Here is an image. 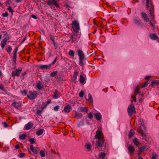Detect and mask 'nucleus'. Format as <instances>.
Instances as JSON below:
<instances>
[{
    "instance_id": "obj_3",
    "label": "nucleus",
    "mask_w": 159,
    "mask_h": 159,
    "mask_svg": "<svg viewBox=\"0 0 159 159\" xmlns=\"http://www.w3.org/2000/svg\"><path fill=\"white\" fill-rule=\"evenodd\" d=\"M127 111L128 114L130 117L132 116L133 114L135 113V108L133 104L131 103L128 106Z\"/></svg>"
},
{
    "instance_id": "obj_15",
    "label": "nucleus",
    "mask_w": 159,
    "mask_h": 159,
    "mask_svg": "<svg viewBox=\"0 0 159 159\" xmlns=\"http://www.w3.org/2000/svg\"><path fill=\"white\" fill-rule=\"evenodd\" d=\"M59 93L57 91V90H55L53 92V94L52 95L53 98L54 99H57L59 97Z\"/></svg>"
},
{
    "instance_id": "obj_11",
    "label": "nucleus",
    "mask_w": 159,
    "mask_h": 159,
    "mask_svg": "<svg viewBox=\"0 0 159 159\" xmlns=\"http://www.w3.org/2000/svg\"><path fill=\"white\" fill-rule=\"evenodd\" d=\"M72 107L69 104L66 105L64 107V110L66 113H69L71 110Z\"/></svg>"
},
{
    "instance_id": "obj_43",
    "label": "nucleus",
    "mask_w": 159,
    "mask_h": 159,
    "mask_svg": "<svg viewBox=\"0 0 159 159\" xmlns=\"http://www.w3.org/2000/svg\"><path fill=\"white\" fill-rule=\"evenodd\" d=\"M139 88L138 87H136L135 89V92H136L137 93H138L139 95H140L141 93L140 91H139Z\"/></svg>"
},
{
    "instance_id": "obj_24",
    "label": "nucleus",
    "mask_w": 159,
    "mask_h": 159,
    "mask_svg": "<svg viewBox=\"0 0 159 159\" xmlns=\"http://www.w3.org/2000/svg\"><path fill=\"white\" fill-rule=\"evenodd\" d=\"M83 116V115L81 113L77 112H75V116L78 119L81 118Z\"/></svg>"
},
{
    "instance_id": "obj_46",
    "label": "nucleus",
    "mask_w": 159,
    "mask_h": 159,
    "mask_svg": "<svg viewBox=\"0 0 159 159\" xmlns=\"http://www.w3.org/2000/svg\"><path fill=\"white\" fill-rule=\"evenodd\" d=\"M29 141L30 142L31 144H34L36 140L34 138H32L30 139Z\"/></svg>"
},
{
    "instance_id": "obj_54",
    "label": "nucleus",
    "mask_w": 159,
    "mask_h": 159,
    "mask_svg": "<svg viewBox=\"0 0 159 159\" xmlns=\"http://www.w3.org/2000/svg\"><path fill=\"white\" fill-rule=\"evenodd\" d=\"M18 48H16L14 50V56H16V54L17 52Z\"/></svg>"
},
{
    "instance_id": "obj_4",
    "label": "nucleus",
    "mask_w": 159,
    "mask_h": 159,
    "mask_svg": "<svg viewBox=\"0 0 159 159\" xmlns=\"http://www.w3.org/2000/svg\"><path fill=\"white\" fill-rule=\"evenodd\" d=\"M141 125L138 129V131L141 135L143 136L146 131V129L144 125V122L143 121H141Z\"/></svg>"
},
{
    "instance_id": "obj_39",
    "label": "nucleus",
    "mask_w": 159,
    "mask_h": 159,
    "mask_svg": "<svg viewBox=\"0 0 159 159\" xmlns=\"http://www.w3.org/2000/svg\"><path fill=\"white\" fill-rule=\"evenodd\" d=\"M75 35H71L70 37V40H72V43H73L74 41L76 40V39L75 38Z\"/></svg>"
},
{
    "instance_id": "obj_28",
    "label": "nucleus",
    "mask_w": 159,
    "mask_h": 159,
    "mask_svg": "<svg viewBox=\"0 0 159 159\" xmlns=\"http://www.w3.org/2000/svg\"><path fill=\"white\" fill-rule=\"evenodd\" d=\"M135 132L133 129H131L130 130L129 134V138H130L134 134Z\"/></svg>"
},
{
    "instance_id": "obj_27",
    "label": "nucleus",
    "mask_w": 159,
    "mask_h": 159,
    "mask_svg": "<svg viewBox=\"0 0 159 159\" xmlns=\"http://www.w3.org/2000/svg\"><path fill=\"white\" fill-rule=\"evenodd\" d=\"M37 87L39 90H41L42 89L43 86L40 82H39L37 84Z\"/></svg>"
},
{
    "instance_id": "obj_59",
    "label": "nucleus",
    "mask_w": 159,
    "mask_h": 159,
    "mask_svg": "<svg viewBox=\"0 0 159 159\" xmlns=\"http://www.w3.org/2000/svg\"><path fill=\"white\" fill-rule=\"evenodd\" d=\"M157 157V155L156 154H153L152 157V159H156Z\"/></svg>"
},
{
    "instance_id": "obj_38",
    "label": "nucleus",
    "mask_w": 159,
    "mask_h": 159,
    "mask_svg": "<svg viewBox=\"0 0 159 159\" xmlns=\"http://www.w3.org/2000/svg\"><path fill=\"white\" fill-rule=\"evenodd\" d=\"M84 58H79V65L81 66H83L84 65L83 59Z\"/></svg>"
},
{
    "instance_id": "obj_29",
    "label": "nucleus",
    "mask_w": 159,
    "mask_h": 159,
    "mask_svg": "<svg viewBox=\"0 0 159 159\" xmlns=\"http://www.w3.org/2000/svg\"><path fill=\"white\" fill-rule=\"evenodd\" d=\"M51 39L53 42V44L55 48H57L58 47V45L57 43L55 42L54 39L53 38H51Z\"/></svg>"
},
{
    "instance_id": "obj_58",
    "label": "nucleus",
    "mask_w": 159,
    "mask_h": 159,
    "mask_svg": "<svg viewBox=\"0 0 159 159\" xmlns=\"http://www.w3.org/2000/svg\"><path fill=\"white\" fill-rule=\"evenodd\" d=\"M148 84V81H146L145 82L143 85L142 86V88H143L147 86Z\"/></svg>"
},
{
    "instance_id": "obj_8",
    "label": "nucleus",
    "mask_w": 159,
    "mask_h": 159,
    "mask_svg": "<svg viewBox=\"0 0 159 159\" xmlns=\"http://www.w3.org/2000/svg\"><path fill=\"white\" fill-rule=\"evenodd\" d=\"M22 70V69L21 68H19L16 69L15 71H13L11 73L12 76L13 77L15 76H19Z\"/></svg>"
},
{
    "instance_id": "obj_47",
    "label": "nucleus",
    "mask_w": 159,
    "mask_h": 159,
    "mask_svg": "<svg viewBox=\"0 0 159 159\" xmlns=\"http://www.w3.org/2000/svg\"><path fill=\"white\" fill-rule=\"evenodd\" d=\"M12 49L11 46H9L7 48V52L9 53H10L11 51H12Z\"/></svg>"
},
{
    "instance_id": "obj_37",
    "label": "nucleus",
    "mask_w": 159,
    "mask_h": 159,
    "mask_svg": "<svg viewBox=\"0 0 159 159\" xmlns=\"http://www.w3.org/2000/svg\"><path fill=\"white\" fill-rule=\"evenodd\" d=\"M50 103V100H48L46 102V103H43V104L42 105V109H43L44 108L46 107V106L48 104Z\"/></svg>"
},
{
    "instance_id": "obj_44",
    "label": "nucleus",
    "mask_w": 159,
    "mask_h": 159,
    "mask_svg": "<svg viewBox=\"0 0 159 159\" xmlns=\"http://www.w3.org/2000/svg\"><path fill=\"white\" fill-rule=\"evenodd\" d=\"M146 147L145 146H143L142 147H140L139 148V150L140 152H143L144 151V149Z\"/></svg>"
},
{
    "instance_id": "obj_33",
    "label": "nucleus",
    "mask_w": 159,
    "mask_h": 159,
    "mask_svg": "<svg viewBox=\"0 0 159 159\" xmlns=\"http://www.w3.org/2000/svg\"><path fill=\"white\" fill-rule=\"evenodd\" d=\"M134 22L136 25H140V24L139 21V20L138 19L135 18L134 20Z\"/></svg>"
},
{
    "instance_id": "obj_16",
    "label": "nucleus",
    "mask_w": 159,
    "mask_h": 159,
    "mask_svg": "<svg viewBox=\"0 0 159 159\" xmlns=\"http://www.w3.org/2000/svg\"><path fill=\"white\" fill-rule=\"evenodd\" d=\"M96 119L98 120H100L102 118V116L99 112L96 113L94 114Z\"/></svg>"
},
{
    "instance_id": "obj_9",
    "label": "nucleus",
    "mask_w": 159,
    "mask_h": 159,
    "mask_svg": "<svg viewBox=\"0 0 159 159\" xmlns=\"http://www.w3.org/2000/svg\"><path fill=\"white\" fill-rule=\"evenodd\" d=\"M30 148L32 151L33 152L34 154L38 153L39 151L40 150L39 148L38 147H34V146L33 145H31L30 146Z\"/></svg>"
},
{
    "instance_id": "obj_49",
    "label": "nucleus",
    "mask_w": 159,
    "mask_h": 159,
    "mask_svg": "<svg viewBox=\"0 0 159 159\" xmlns=\"http://www.w3.org/2000/svg\"><path fill=\"white\" fill-rule=\"evenodd\" d=\"M84 121H81L79 122L78 125L79 126H83L84 125Z\"/></svg>"
},
{
    "instance_id": "obj_64",
    "label": "nucleus",
    "mask_w": 159,
    "mask_h": 159,
    "mask_svg": "<svg viewBox=\"0 0 159 159\" xmlns=\"http://www.w3.org/2000/svg\"><path fill=\"white\" fill-rule=\"evenodd\" d=\"M11 3V1L10 0L7 1L6 4L7 5H9V4Z\"/></svg>"
},
{
    "instance_id": "obj_61",
    "label": "nucleus",
    "mask_w": 159,
    "mask_h": 159,
    "mask_svg": "<svg viewBox=\"0 0 159 159\" xmlns=\"http://www.w3.org/2000/svg\"><path fill=\"white\" fill-rule=\"evenodd\" d=\"M151 78V76H147L145 77V79L146 80H148L149 79Z\"/></svg>"
},
{
    "instance_id": "obj_32",
    "label": "nucleus",
    "mask_w": 159,
    "mask_h": 159,
    "mask_svg": "<svg viewBox=\"0 0 159 159\" xmlns=\"http://www.w3.org/2000/svg\"><path fill=\"white\" fill-rule=\"evenodd\" d=\"M79 81L81 84H83L84 82L85 79L82 75H80Z\"/></svg>"
},
{
    "instance_id": "obj_2",
    "label": "nucleus",
    "mask_w": 159,
    "mask_h": 159,
    "mask_svg": "<svg viewBox=\"0 0 159 159\" xmlns=\"http://www.w3.org/2000/svg\"><path fill=\"white\" fill-rule=\"evenodd\" d=\"M57 0H50V7L52 9L56 10L60 8V6L57 2Z\"/></svg>"
},
{
    "instance_id": "obj_62",
    "label": "nucleus",
    "mask_w": 159,
    "mask_h": 159,
    "mask_svg": "<svg viewBox=\"0 0 159 159\" xmlns=\"http://www.w3.org/2000/svg\"><path fill=\"white\" fill-rule=\"evenodd\" d=\"M31 17L34 19H36L37 18V17L36 16L34 15H32L31 16Z\"/></svg>"
},
{
    "instance_id": "obj_13",
    "label": "nucleus",
    "mask_w": 159,
    "mask_h": 159,
    "mask_svg": "<svg viewBox=\"0 0 159 159\" xmlns=\"http://www.w3.org/2000/svg\"><path fill=\"white\" fill-rule=\"evenodd\" d=\"M141 14L142 16V17L144 20L146 22H148L149 21V19L146 14L145 12H143L141 13Z\"/></svg>"
},
{
    "instance_id": "obj_55",
    "label": "nucleus",
    "mask_w": 159,
    "mask_h": 159,
    "mask_svg": "<svg viewBox=\"0 0 159 159\" xmlns=\"http://www.w3.org/2000/svg\"><path fill=\"white\" fill-rule=\"evenodd\" d=\"M88 117L89 119H92L93 117V116L91 112H89V113Z\"/></svg>"
},
{
    "instance_id": "obj_17",
    "label": "nucleus",
    "mask_w": 159,
    "mask_h": 159,
    "mask_svg": "<svg viewBox=\"0 0 159 159\" xmlns=\"http://www.w3.org/2000/svg\"><path fill=\"white\" fill-rule=\"evenodd\" d=\"M78 73L77 71H75L73 73L72 80L75 82H76Z\"/></svg>"
},
{
    "instance_id": "obj_19",
    "label": "nucleus",
    "mask_w": 159,
    "mask_h": 159,
    "mask_svg": "<svg viewBox=\"0 0 159 159\" xmlns=\"http://www.w3.org/2000/svg\"><path fill=\"white\" fill-rule=\"evenodd\" d=\"M4 38L3 40L6 42H7L8 40L10 39L11 38V36L7 33H6L4 34Z\"/></svg>"
},
{
    "instance_id": "obj_10",
    "label": "nucleus",
    "mask_w": 159,
    "mask_h": 159,
    "mask_svg": "<svg viewBox=\"0 0 159 159\" xmlns=\"http://www.w3.org/2000/svg\"><path fill=\"white\" fill-rule=\"evenodd\" d=\"M12 105L14 107L16 108H20L22 106V104L21 102H14L12 104Z\"/></svg>"
},
{
    "instance_id": "obj_51",
    "label": "nucleus",
    "mask_w": 159,
    "mask_h": 159,
    "mask_svg": "<svg viewBox=\"0 0 159 159\" xmlns=\"http://www.w3.org/2000/svg\"><path fill=\"white\" fill-rule=\"evenodd\" d=\"M40 153L42 157H43L45 156L44 152L43 151H41Z\"/></svg>"
},
{
    "instance_id": "obj_34",
    "label": "nucleus",
    "mask_w": 159,
    "mask_h": 159,
    "mask_svg": "<svg viewBox=\"0 0 159 159\" xmlns=\"http://www.w3.org/2000/svg\"><path fill=\"white\" fill-rule=\"evenodd\" d=\"M155 84H159V80H153L151 83V85L153 86Z\"/></svg>"
},
{
    "instance_id": "obj_52",
    "label": "nucleus",
    "mask_w": 159,
    "mask_h": 159,
    "mask_svg": "<svg viewBox=\"0 0 159 159\" xmlns=\"http://www.w3.org/2000/svg\"><path fill=\"white\" fill-rule=\"evenodd\" d=\"M2 16L4 17H6L8 16V14L7 11L5 12V13H2Z\"/></svg>"
},
{
    "instance_id": "obj_22",
    "label": "nucleus",
    "mask_w": 159,
    "mask_h": 159,
    "mask_svg": "<svg viewBox=\"0 0 159 159\" xmlns=\"http://www.w3.org/2000/svg\"><path fill=\"white\" fill-rule=\"evenodd\" d=\"M78 55L79 58H84V55L83 51L80 50H78Z\"/></svg>"
},
{
    "instance_id": "obj_12",
    "label": "nucleus",
    "mask_w": 159,
    "mask_h": 159,
    "mask_svg": "<svg viewBox=\"0 0 159 159\" xmlns=\"http://www.w3.org/2000/svg\"><path fill=\"white\" fill-rule=\"evenodd\" d=\"M128 150L129 152L130 153H133L135 151L134 147L131 145H129L127 146Z\"/></svg>"
},
{
    "instance_id": "obj_18",
    "label": "nucleus",
    "mask_w": 159,
    "mask_h": 159,
    "mask_svg": "<svg viewBox=\"0 0 159 159\" xmlns=\"http://www.w3.org/2000/svg\"><path fill=\"white\" fill-rule=\"evenodd\" d=\"M133 142L134 145L137 146H139L141 144L137 138H134L133 139Z\"/></svg>"
},
{
    "instance_id": "obj_6",
    "label": "nucleus",
    "mask_w": 159,
    "mask_h": 159,
    "mask_svg": "<svg viewBox=\"0 0 159 159\" xmlns=\"http://www.w3.org/2000/svg\"><path fill=\"white\" fill-rule=\"evenodd\" d=\"M95 138L96 139H98V140L104 139L103 134L102 131L99 130H98L96 131Z\"/></svg>"
},
{
    "instance_id": "obj_41",
    "label": "nucleus",
    "mask_w": 159,
    "mask_h": 159,
    "mask_svg": "<svg viewBox=\"0 0 159 159\" xmlns=\"http://www.w3.org/2000/svg\"><path fill=\"white\" fill-rule=\"evenodd\" d=\"M69 54L70 56L74 57L75 56V53L73 50H70L69 52Z\"/></svg>"
},
{
    "instance_id": "obj_45",
    "label": "nucleus",
    "mask_w": 159,
    "mask_h": 159,
    "mask_svg": "<svg viewBox=\"0 0 159 159\" xmlns=\"http://www.w3.org/2000/svg\"><path fill=\"white\" fill-rule=\"evenodd\" d=\"M7 10H8L9 12H11L12 14H13V13L14 12L13 10L12 9L11 7H9L7 9Z\"/></svg>"
},
{
    "instance_id": "obj_30",
    "label": "nucleus",
    "mask_w": 159,
    "mask_h": 159,
    "mask_svg": "<svg viewBox=\"0 0 159 159\" xmlns=\"http://www.w3.org/2000/svg\"><path fill=\"white\" fill-rule=\"evenodd\" d=\"M106 155V153L104 152H101L98 155V157L99 158H104Z\"/></svg>"
},
{
    "instance_id": "obj_25",
    "label": "nucleus",
    "mask_w": 159,
    "mask_h": 159,
    "mask_svg": "<svg viewBox=\"0 0 159 159\" xmlns=\"http://www.w3.org/2000/svg\"><path fill=\"white\" fill-rule=\"evenodd\" d=\"M29 92L31 99H34L36 97V95L34 92L30 91Z\"/></svg>"
},
{
    "instance_id": "obj_60",
    "label": "nucleus",
    "mask_w": 159,
    "mask_h": 159,
    "mask_svg": "<svg viewBox=\"0 0 159 159\" xmlns=\"http://www.w3.org/2000/svg\"><path fill=\"white\" fill-rule=\"evenodd\" d=\"M0 89L2 90H3L5 89L4 86L2 84L0 85Z\"/></svg>"
},
{
    "instance_id": "obj_26",
    "label": "nucleus",
    "mask_w": 159,
    "mask_h": 159,
    "mask_svg": "<svg viewBox=\"0 0 159 159\" xmlns=\"http://www.w3.org/2000/svg\"><path fill=\"white\" fill-rule=\"evenodd\" d=\"M50 66L49 65H39V67L40 68L43 70H45L46 69H47L48 67Z\"/></svg>"
},
{
    "instance_id": "obj_31",
    "label": "nucleus",
    "mask_w": 159,
    "mask_h": 159,
    "mask_svg": "<svg viewBox=\"0 0 159 159\" xmlns=\"http://www.w3.org/2000/svg\"><path fill=\"white\" fill-rule=\"evenodd\" d=\"M44 131V130L43 129H40L38 130L36 132V134L38 135H40L43 134Z\"/></svg>"
},
{
    "instance_id": "obj_7",
    "label": "nucleus",
    "mask_w": 159,
    "mask_h": 159,
    "mask_svg": "<svg viewBox=\"0 0 159 159\" xmlns=\"http://www.w3.org/2000/svg\"><path fill=\"white\" fill-rule=\"evenodd\" d=\"M72 27L74 32L77 33L79 29V24L76 21H74L73 23Z\"/></svg>"
},
{
    "instance_id": "obj_20",
    "label": "nucleus",
    "mask_w": 159,
    "mask_h": 159,
    "mask_svg": "<svg viewBox=\"0 0 159 159\" xmlns=\"http://www.w3.org/2000/svg\"><path fill=\"white\" fill-rule=\"evenodd\" d=\"M78 111L80 112H87L88 109L87 108L84 107H81L78 108Z\"/></svg>"
},
{
    "instance_id": "obj_42",
    "label": "nucleus",
    "mask_w": 159,
    "mask_h": 159,
    "mask_svg": "<svg viewBox=\"0 0 159 159\" xmlns=\"http://www.w3.org/2000/svg\"><path fill=\"white\" fill-rule=\"evenodd\" d=\"M88 97L89 98V99L91 103H93V99L91 94L89 93L88 94Z\"/></svg>"
},
{
    "instance_id": "obj_14",
    "label": "nucleus",
    "mask_w": 159,
    "mask_h": 159,
    "mask_svg": "<svg viewBox=\"0 0 159 159\" xmlns=\"http://www.w3.org/2000/svg\"><path fill=\"white\" fill-rule=\"evenodd\" d=\"M85 148L88 151H90L91 150L92 145L89 142H87L85 145Z\"/></svg>"
},
{
    "instance_id": "obj_48",
    "label": "nucleus",
    "mask_w": 159,
    "mask_h": 159,
    "mask_svg": "<svg viewBox=\"0 0 159 159\" xmlns=\"http://www.w3.org/2000/svg\"><path fill=\"white\" fill-rule=\"evenodd\" d=\"M57 57H56L55 58V59L54 60V61H52V63L51 64H50V67L51 66H53L56 63V62L57 61Z\"/></svg>"
},
{
    "instance_id": "obj_63",
    "label": "nucleus",
    "mask_w": 159,
    "mask_h": 159,
    "mask_svg": "<svg viewBox=\"0 0 159 159\" xmlns=\"http://www.w3.org/2000/svg\"><path fill=\"white\" fill-rule=\"evenodd\" d=\"M26 74V72H24L22 74V76L23 78L25 76V75Z\"/></svg>"
},
{
    "instance_id": "obj_36",
    "label": "nucleus",
    "mask_w": 159,
    "mask_h": 159,
    "mask_svg": "<svg viewBox=\"0 0 159 159\" xmlns=\"http://www.w3.org/2000/svg\"><path fill=\"white\" fill-rule=\"evenodd\" d=\"M58 73V71H56L50 73V75L52 77H55Z\"/></svg>"
},
{
    "instance_id": "obj_50",
    "label": "nucleus",
    "mask_w": 159,
    "mask_h": 159,
    "mask_svg": "<svg viewBox=\"0 0 159 159\" xmlns=\"http://www.w3.org/2000/svg\"><path fill=\"white\" fill-rule=\"evenodd\" d=\"M84 93L83 91H81L79 93V96L81 98H83L84 96Z\"/></svg>"
},
{
    "instance_id": "obj_5",
    "label": "nucleus",
    "mask_w": 159,
    "mask_h": 159,
    "mask_svg": "<svg viewBox=\"0 0 159 159\" xmlns=\"http://www.w3.org/2000/svg\"><path fill=\"white\" fill-rule=\"evenodd\" d=\"M95 145V148L99 149V148H101L104 146H105L106 144L104 139H98V140L97 141Z\"/></svg>"
},
{
    "instance_id": "obj_56",
    "label": "nucleus",
    "mask_w": 159,
    "mask_h": 159,
    "mask_svg": "<svg viewBox=\"0 0 159 159\" xmlns=\"http://www.w3.org/2000/svg\"><path fill=\"white\" fill-rule=\"evenodd\" d=\"M19 157H24L25 156V153H19Z\"/></svg>"
},
{
    "instance_id": "obj_40",
    "label": "nucleus",
    "mask_w": 159,
    "mask_h": 159,
    "mask_svg": "<svg viewBox=\"0 0 159 159\" xmlns=\"http://www.w3.org/2000/svg\"><path fill=\"white\" fill-rule=\"evenodd\" d=\"M26 137V135L25 134H20L19 135V137L20 139H24Z\"/></svg>"
},
{
    "instance_id": "obj_23",
    "label": "nucleus",
    "mask_w": 159,
    "mask_h": 159,
    "mask_svg": "<svg viewBox=\"0 0 159 159\" xmlns=\"http://www.w3.org/2000/svg\"><path fill=\"white\" fill-rule=\"evenodd\" d=\"M149 36L150 38L153 40H156L158 38L157 36L155 33L150 34Z\"/></svg>"
},
{
    "instance_id": "obj_1",
    "label": "nucleus",
    "mask_w": 159,
    "mask_h": 159,
    "mask_svg": "<svg viewBox=\"0 0 159 159\" xmlns=\"http://www.w3.org/2000/svg\"><path fill=\"white\" fill-rule=\"evenodd\" d=\"M146 4L147 8H149V11L150 16L152 19L154 18V15L153 14L154 13V8L151 1H149V0H146Z\"/></svg>"
},
{
    "instance_id": "obj_53",
    "label": "nucleus",
    "mask_w": 159,
    "mask_h": 159,
    "mask_svg": "<svg viewBox=\"0 0 159 159\" xmlns=\"http://www.w3.org/2000/svg\"><path fill=\"white\" fill-rule=\"evenodd\" d=\"M59 107H60L59 106H56L54 107V110L55 111H58L59 109Z\"/></svg>"
},
{
    "instance_id": "obj_57",
    "label": "nucleus",
    "mask_w": 159,
    "mask_h": 159,
    "mask_svg": "<svg viewBox=\"0 0 159 159\" xmlns=\"http://www.w3.org/2000/svg\"><path fill=\"white\" fill-rule=\"evenodd\" d=\"M21 92L22 94L24 95H26L27 93V91L25 90H24L23 91H21Z\"/></svg>"
},
{
    "instance_id": "obj_35",
    "label": "nucleus",
    "mask_w": 159,
    "mask_h": 159,
    "mask_svg": "<svg viewBox=\"0 0 159 159\" xmlns=\"http://www.w3.org/2000/svg\"><path fill=\"white\" fill-rule=\"evenodd\" d=\"M7 42L2 40L1 42V47L2 49L3 48L6 44Z\"/></svg>"
},
{
    "instance_id": "obj_21",
    "label": "nucleus",
    "mask_w": 159,
    "mask_h": 159,
    "mask_svg": "<svg viewBox=\"0 0 159 159\" xmlns=\"http://www.w3.org/2000/svg\"><path fill=\"white\" fill-rule=\"evenodd\" d=\"M33 126V125L32 123L29 122L25 125V127L26 130H28L31 128Z\"/></svg>"
}]
</instances>
